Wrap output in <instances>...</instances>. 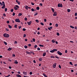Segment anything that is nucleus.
<instances>
[{
  "label": "nucleus",
  "instance_id": "1",
  "mask_svg": "<svg viewBox=\"0 0 77 77\" xmlns=\"http://www.w3.org/2000/svg\"><path fill=\"white\" fill-rule=\"evenodd\" d=\"M3 36L5 38H9V35L7 33L4 34Z\"/></svg>",
  "mask_w": 77,
  "mask_h": 77
},
{
  "label": "nucleus",
  "instance_id": "2",
  "mask_svg": "<svg viewBox=\"0 0 77 77\" xmlns=\"http://www.w3.org/2000/svg\"><path fill=\"white\" fill-rule=\"evenodd\" d=\"M2 5L3 6L1 8L2 9H5V2L4 1L2 2Z\"/></svg>",
  "mask_w": 77,
  "mask_h": 77
},
{
  "label": "nucleus",
  "instance_id": "3",
  "mask_svg": "<svg viewBox=\"0 0 77 77\" xmlns=\"http://www.w3.org/2000/svg\"><path fill=\"white\" fill-rule=\"evenodd\" d=\"M57 51V49H54L50 51V52L51 53H54V51Z\"/></svg>",
  "mask_w": 77,
  "mask_h": 77
},
{
  "label": "nucleus",
  "instance_id": "4",
  "mask_svg": "<svg viewBox=\"0 0 77 77\" xmlns=\"http://www.w3.org/2000/svg\"><path fill=\"white\" fill-rule=\"evenodd\" d=\"M58 7H59V8H62L63 6L62 5V4H58L57 5Z\"/></svg>",
  "mask_w": 77,
  "mask_h": 77
},
{
  "label": "nucleus",
  "instance_id": "5",
  "mask_svg": "<svg viewBox=\"0 0 77 77\" xmlns=\"http://www.w3.org/2000/svg\"><path fill=\"white\" fill-rule=\"evenodd\" d=\"M15 21L16 22H17V23H20V20L19 19H16L15 20Z\"/></svg>",
  "mask_w": 77,
  "mask_h": 77
},
{
  "label": "nucleus",
  "instance_id": "6",
  "mask_svg": "<svg viewBox=\"0 0 77 77\" xmlns=\"http://www.w3.org/2000/svg\"><path fill=\"white\" fill-rule=\"evenodd\" d=\"M56 64H57V63H55L53 65V67L54 68H56Z\"/></svg>",
  "mask_w": 77,
  "mask_h": 77
},
{
  "label": "nucleus",
  "instance_id": "7",
  "mask_svg": "<svg viewBox=\"0 0 77 77\" xmlns=\"http://www.w3.org/2000/svg\"><path fill=\"white\" fill-rule=\"evenodd\" d=\"M57 54L60 55V56H61V55H62V53H61L60 51H58L57 52Z\"/></svg>",
  "mask_w": 77,
  "mask_h": 77
},
{
  "label": "nucleus",
  "instance_id": "8",
  "mask_svg": "<svg viewBox=\"0 0 77 77\" xmlns=\"http://www.w3.org/2000/svg\"><path fill=\"white\" fill-rule=\"evenodd\" d=\"M16 3H17L19 5H20V2H19L18 0H16Z\"/></svg>",
  "mask_w": 77,
  "mask_h": 77
},
{
  "label": "nucleus",
  "instance_id": "9",
  "mask_svg": "<svg viewBox=\"0 0 77 77\" xmlns=\"http://www.w3.org/2000/svg\"><path fill=\"white\" fill-rule=\"evenodd\" d=\"M53 15V16H56V15H57V12H55Z\"/></svg>",
  "mask_w": 77,
  "mask_h": 77
},
{
  "label": "nucleus",
  "instance_id": "10",
  "mask_svg": "<svg viewBox=\"0 0 77 77\" xmlns=\"http://www.w3.org/2000/svg\"><path fill=\"white\" fill-rule=\"evenodd\" d=\"M31 23H32V21L27 22L28 25H30L31 24Z\"/></svg>",
  "mask_w": 77,
  "mask_h": 77
},
{
  "label": "nucleus",
  "instance_id": "11",
  "mask_svg": "<svg viewBox=\"0 0 77 77\" xmlns=\"http://www.w3.org/2000/svg\"><path fill=\"white\" fill-rule=\"evenodd\" d=\"M23 74L24 75H27V72H23Z\"/></svg>",
  "mask_w": 77,
  "mask_h": 77
},
{
  "label": "nucleus",
  "instance_id": "12",
  "mask_svg": "<svg viewBox=\"0 0 77 77\" xmlns=\"http://www.w3.org/2000/svg\"><path fill=\"white\" fill-rule=\"evenodd\" d=\"M23 15V14L21 13H20L19 14H18V16L19 17H20V16H21V15Z\"/></svg>",
  "mask_w": 77,
  "mask_h": 77
},
{
  "label": "nucleus",
  "instance_id": "13",
  "mask_svg": "<svg viewBox=\"0 0 77 77\" xmlns=\"http://www.w3.org/2000/svg\"><path fill=\"white\" fill-rule=\"evenodd\" d=\"M16 76L17 77H21V76L19 74H17L16 75Z\"/></svg>",
  "mask_w": 77,
  "mask_h": 77
},
{
  "label": "nucleus",
  "instance_id": "14",
  "mask_svg": "<svg viewBox=\"0 0 77 77\" xmlns=\"http://www.w3.org/2000/svg\"><path fill=\"white\" fill-rule=\"evenodd\" d=\"M43 75L45 77H47V75H46L45 73H43Z\"/></svg>",
  "mask_w": 77,
  "mask_h": 77
},
{
  "label": "nucleus",
  "instance_id": "15",
  "mask_svg": "<svg viewBox=\"0 0 77 77\" xmlns=\"http://www.w3.org/2000/svg\"><path fill=\"white\" fill-rule=\"evenodd\" d=\"M51 10L52 11V12H54V8H51Z\"/></svg>",
  "mask_w": 77,
  "mask_h": 77
},
{
  "label": "nucleus",
  "instance_id": "16",
  "mask_svg": "<svg viewBox=\"0 0 77 77\" xmlns=\"http://www.w3.org/2000/svg\"><path fill=\"white\" fill-rule=\"evenodd\" d=\"M45 55H46V52H45L43 54V56H45Z\"/></svg>",
  "mask_w": 77,
  "mask_h": 77
},
{
  "label": "nucleus",
  "instance_id": "17",
  "mask_svg": "<svg viewBox=\"0 0 77 77\" xmlns=\"http://www.w3.org/2000/svg\"><path fill=\"white\" fill-rule=\"evenodd\" d=\"M11 50H12V48H9L8 49V51H11Z\"/></svg>",
  "mask_w": 77,
  "mask_h": 77
},
{
  "label": "nucleus",
  "instance_id": "18",
  "mask_svg": "<svg viewBox=\"0 0 77 77\" xmlns=\"http://www.w3.org/2000/svg\"><path fill=\"white\" fill-rule=\"evenodd\" d=\"M70 11H71V10H70V9H67L68 12H70Z\"/></svg>",
  "mask_w": 77,
  "mask_h": 77
},
{
  "label": "nucleus",
  "instance_id": "19",
  "mask_svg": "<svg viewBox=\"0 0 77 77\" xmlns=\"http://www.w3.org/2000/svg\"><path fill=\"white\" fill-rule=\"evenodd\" d=\"M14 9L15 10H18V9L16 8V7H14Z\"/></svg>",
  "mask_w": 77,
  "mask_h": 77
},
{
  "label": "nucleus",
  "instance_id": "20",
  "mask_svg": "<svg viewBox=\"0 0 77 77\" xmlns=\"http://www.w3.org/2000/svg\"><path fill=\"white\" fill-rule=\"evenodd\" d=\"M39 61H42V58H39Z\"/></svg>",
  "mask_w": 77,
  "mask_h": 77
},
{
  "label": "nucleus",
  "instance_id": "21",
  "mask_svg": "<svg viewBox=\"0 0 77 77\" xmlns=\"http://www.w3.org/2000/svg\"><path fill=\"white\" fill-rule=\"evenodd\" d=\"M37 10H39V7H36V8Z\"/></svg>",
  "mask_w": 77,
  "mask_h": 77
},
{
  "label": "nucleus",
  "instance_id": "22",
  "mask_svg": "<svg viewBox=\"0 0 77 77\" xmlns=\"http://www.w3.org/2000/svg\"><path fill=\"white\" fill-rule=\"evenodd\" d=\"M26 53L27 54H29L30 53V52H28V51H26Z\"/></svg>",
  "mask_w": 77,
  "mask_h": 77
},
{
  "label": "nucleus",
  "instance_id": "23",
  "mask_svg": "<svg viewBox=\"0 0 77 77\" xmlns=\"http://www.w3.org/2000/svg\"><path fill=\"white\" fill-rule=\"evenodd\" d=\"M8 26L9 27V28H10V29H11L12 28V26H11L9 25H8Z\"/></svg>",
  "mask_w": 77,
  "mask_h": 77
},
{
  "label": "nucleus",
  "instance_id": "24",
  "mask_svg": "<svg viewBox=\"0 0 77 77\" xmlns=\"http://www.w3.org/2000/svg\"><path fill=\"white\" fill-rule=\"evenodd\" d=\"M51 58H55V57H54V56H52L51 55Z\"/></svg>",
  "mask_w": 77,
  "mask_h": 77
},
{
  "label": "nucleus",
  "instance_id": "25",
  "mask_svg": "<svg viewBox=\"0 0 77 77\" xmlns=\"http://www.w3.org/2000/svg\"><path fill=\"white\" fill-rule=\"evenodd\" d=\"M70 27H71V28H72V29H74V27L72 26H70Z\"/></svg>",
  "mask_w": 77,
  "mask_h": 77
},
{
  "label": "nucleus",
  "instance_id": "26",
  "mask_svg": "<svg viewBox=\"0 0 77 77\" xmlns=\"http://www.w3.org/2000/svg\"><path fill=\"white\" fill-rule=\"evenodd\" d=\"M52 42H53V43H54L55 42V41L54 39H53L52 40Z\"/></svg>",
  "mask_w": 77,
  "mask_h": 77
},
{
  "label": "nucleus",
  "instance_id": "27",
  "mask_svg": "<svg viewBox=\"0 0 77 77\" xmlns=\"http://www.w3.org/2000/svg\"><path fill=\"white\" fill-rule=\"evenodd\" d=\"M16 8H19L20 7L18 5H16L15 7Z\"/></svg>",
  "mask_w": 77,
  "mask_h": 77
},
{
  "label": "nucleus",
  "instance_id": "28",
  "mask_svg": "<svg viewBox=\"0 0 77 77\" xmlns=\"http://www.w3.org/2000/svg\"><path fill=\"white\" fill-rule=\"evenodd\" d=\"M40 24H41V25H42V26H44V23L42 22L40 23Z\"/></svg>",
  "mask_w": 77,
  "mask_h": 77
},
{
  "label": "nucleus",
  "instance_id": "29",
  "mask_svg": "<svg viewBox=\"0 0 77 77\" xmlns=\"http://www.w3.org/2000/svg\"><path fill=\"white\" fill-rule=\"evenodd\" d=\"M17 25L16 24L14 26V27H15L16 29H17Z\"/></svg>",
  "mask_w": 77,
  "mask_h": 77
},
{
  "label": "nucleus",
  "instance_id": "30",
  "mask_svg": "<svg viewBox=\"0 0 77 77\" xmlns=\"http://www.w3.org/2000/svg\"><path fill=\"white\" fill-rule=\"evenodd\" d=\"M24 47L25 48H27V46H26V45H25L24 46Z\"/></svg>",
  "mask_w": 77,
  "mask_h": 77
},
{
  "label": "nucleus",
  "instance_id": "31",
  "mask_svg": "<svg viewBox=\"0 0 77 77\" xmlns=\"http://www.w3.org/2000/svg\"><path fill=\"white\" fill-rule=\"evenodd\" d=\"M26 37V34H24L23 35V38H25Z\"/></svg>",
  "mask_w": 77,
  "mask_h": 77
},
{
  "label": "nucleus",
  "instance_id": "32",
  "mask_svg": "<svg viewBox=\"0 0 77 77\" xmlns=\"http://www.w3.org/2000/svg\"><path fill=\"white\" fill-rule=\"evenodd\" d=\"M14 63H15L16 64H17L18 63V62L17 61H15L14 62Z\"/></svg>",
  "mask_w": 77,
  "mask_h": 77
},
{
  "label": "nucleus",
  "instance_id": "33",
  "mask_svg": "<svg viewBox=\"0 0 77 77\" xmlns=\"http://www.w3.org/2000/svg\"><path fill=\"white\" fill-rule=\"evenodd\" d=\"M4 43L5 44V45H7V42H4Z\"/></svg>",
  "mask_w": 77,
  "mask_h": 77
},
{
  "label": "nucleus",
  "instance_id": "34",
  "mask_svg": "<svg viewBox=\"0 0 77 77\" xmlns=\"http://www.w3.org/2000/svg\"><path fill=\"white\" fill-rule=\"evenodd\" d=\"M5 12H7V11H8V9L6 8L5 9Z\"/></svg>",
  "mask_w": 77,
  "mask_h": 77
},
{
  "label": "nucleus",
  "instance_id": "35",
  "mask_svg": "<svg viewBox=\"0 0 77 77\" xmlns=\"http://www.w3.org/2000/svg\"><path fill=\"white\" fill-rule=\"evenodd\" d=\"M38 47V45H35L34 46V48H36V47Z\"/></svg>",
  "mask_w": 77,
  "mask_h": 77
},
{
  "label": "nucleus",
  "instance_id": "36",
  "mask_svg": "<svg viewBox=\"0 0 77 77\" xmlns=\"http://www.w3.org/2000/svg\"><path fill=\"white\" fill-rule=\"evenodd\" d=\"M57 36H59L60 35V34H59V32H57Z\"/></svg>",
  "mask_w": 77,
  "mask_h": 77
},
{
  "label": "nucleus",
  "instance_id": "37",
  "mask_svg": "<svg viewBox=\"0 0 77 77\" xmlns=\"http://www.w3.org/2000/svg\"><path fill=\"white\" fill-rule=\"evenodd\" d=\"M39 46H40V47H44V45H39Z\"/></svg>",
  "mask_w": 77,
  "mask_h": 77
},
{
  "label": "nucleus",
  "instance_id": "38",
  "mask_svg": "<svg viewBox=\"0 0 77 77\" xmlns=\"http://www.w3.org/2000/svg\"><path fill=\"white\" fill-rule=\"evenodd\" d=\"M35 21L37 22V23H39V20H35Z\"/></svg>",
  "mask_w": 77,
  "mask_h": 77
},
{
  "label": "nucleus",
  "instance_id": "39",
  "mask_svg": "<svg viewBox=\"0 0 77 77\" xmlns=\"http://www.w3.org/2000/svg\"><path fill=\"white\" fill-rule=\"evenodd\" d=\"M15 15V13L14 12L12 14L13 16H14Z\"/></svg>",
  "mask_w": 77,
  "mask_h": 77
},
{
  "label": "nucleus",
  "instance_id": "40",
  "mask_svg": "<svg viewBox=\"0 0 77 77\" xmlns=\"http://www.w3.org/2000/svg\"><path fill=\"white\" fill-rule=\"evenodd\" d=\"M13 11H14V9H12L11 10V12H13Z\"/></svg>",
  "mask_w": 77,
  "mask_h": 77
},
{
  "label": "nucleus",
  "instance_id": "41",
  "mask_svg": "<svg viewBox=\"0 0 77 77\" xmlns=\"http://www.w3.org/2000/svg\"><path fill=\"white\" fill-rule=\"evenodd\" d=\"M24 20L25 21H27V17H25L24 19Z\"/></svg>",
  "mask_w": 77,
  "mask_h": 77
},
{
  "label": "nucleus",
  "instance_id": "42",
  "mask_svg": "<svg viewBox=\"0 0 77 77\" xmlns=\"http://www.w3.org/2000/svg\"><path fill=\"white\" fill-rule=\"evenodd\" d=\"M31 11H32V12H33L35 10H34V9L33 8H32L31 9Z\"/></svg>",
  "mask_w": 77,
  "mask_h": 77
},
{
  "label": "nucleus",
  "instance_id": "43",
  "mask_svg": "<svg viewBox=\"0 0 77 77\" xmlns=\"http://www.w3.org/2000/svg\"><path fill=\"white\" fill-rule=\"evenodd\" d=\"M69 63L70 65H73L72 63L71 62H70Z\"/></svg>",
  "mask_w": 77,
  "mask_h": 77
},
{
  "label": "nucleus",
  "instance_id": "44",
  "mask_svg": "<svg viewBox=\"0 0 77 77\" xmlns=\"http://www.w3.org/2000/svg\"><path fill=\"white\" fill-rule=\"evenodd\" d=\"M56 58H57V59H59V57L57 56H55Z\"/></svg>",
  "mask_w": 77,
  "mask_h": 77
},
{
  "label": "nucleus",
  "instance_id": "45",
  "mask_svg": "<svg viewBox=\"0 0 77 77\" xmlns=\"http://www.w3.org/2000/svg\"><path fill=\"white\" fill-rule=\"evenodd\" d=\"M33 62L35 63H36V61H35V60H33Z\"/></svg>",
  "mask_w": 77,
  "mask_h": 77
},
{
  "label": "nucleus",
  "instance_id": "46",
  "mask_svg": "<svg viewBox=\"0 0 77 77\" xmlns=\"http://www.w3.org/2000/svg\"><path fill=\"white\" fill-rule=\"evenodd\" d=\"M55 26L56 27H58V24H56L55 25Z\"/></svg>",
  "mask_w": 77,
  "mask_h": 77
},
{
  "label": "nucleus",
  "instance_id": "47",
  "mask_svg": "<svg viewBox=\"0 0 77 77\" xmlns=\"http://www.w3.org/2000/svg\"><path fill=\"white\" fill-rule=\"evenodd\" d=\"M32 41H33V42H35V39L33 38Z\"/></svg>",
  "mask_w": 77,
  "mask_h": 77
},
{
  "label": "nucleus",
  "instance_id": "48",
  "mask_svg": "<svg viewBox=\"0 0 77 77\" xmlns=\"http://www.w3.org/2000/svg\"><path fill=\"white\" fill-rule=\"evenodd\" d=\"M59 68H60V69H61V66H60V65H59Z\"/></svg>",
  "mask_w": 77,
  "mask_h": 77
},
{
  "label": "nucleus",
  "instance_id": "49",
  "mask_svg": "<svg viewBox=\"0 0 77 77\" xmlns=\"http://www.w3.org/2000/svg\"><path fill=\"white\" fill-rule=\"evenodd\" d=\"M44 21L45 22H46L47 21V20L46 19H44Z\"/></svg>",
  "mask_w": 77,
  "mask_h": 77
},
{
  "label": "nucleus",
  "instance_id": "50",
  "mask_svg": "<svg viewBox=\"0 0 77 77\" xmlns=\"http://www.w3.org/2000/svg\"><path fill=\"white\" fill-rule=\"evenodd\" d=\"M23 31H26V29L25 28H23Z\"/></svg>",
  "mask_w": 77,
  "mask_h": 77
},
{
  "label": "nucleus",
  "instance_id": "51",
  "mask_svg": "<svg viewBox=\"0 0 77 77\" xmlns=\"http://www.w3.org/2000/svg\"><path fill=\"white\" fill-rule=\"evenodd\" d=\"M41 50V49H40V48H37V50L38 51H39V50Z\"/></svg>",
  "mask_w": 77,
  "mask_h": 77
},
{
  "label": "nucleus",
  "instance_id": "52",
  "mask_svg": "<svg viewBox=\"0 0 77 77\" xmlns=\"http://www.w3.org/2000/svg\"><path fill=\"white\" fill-rule=\"evenodd\" d=\"M6 31H9V29L7 28H6Z\"/></svg>",
  "mask_w": 77,
  "mask_h": 77
},
{
  "label": "nucleus",
  "instance_id": "53",
  "mask_svg": "<svg viewBox=\"0 0 77 77\" xmlns=\"http://www.w3.org/2000/svg\"><path fill=\"white\" fill-rule=\"evenodd\" d=\"M10 76H11V75H10V74H9L8 75L6 76V77H9Z\"/></svg>",
  "mask_w": 77,
  "mask_h": 77
},
{
  "label": "nucleus",
  "instance_id": "54",
  "mask_svg": "<svg viewBox=\"0 0 77 77\" xmlns=\"http://www.w3.org/2000/svg\"><path fill=\"white\" fill-rule=\"evenodd\" d=\"M12 57H15V54H13Z\"/></svg>",
  "mask_w": 77,
  "mask_h": 77
},
{
  "label": "nucleus",
  "instance_id": "55",
  "mask_svg": "<svg viewBox=\"0 0 77 77\" xmlns=\"http://www.w3.org/2000/svg\"><path fill=\"white\" fill-rule=\"evenodd\" d=\"M38 15V13H36L34 14V16H36V15Z\"/></svg>",
  "mask_w": 77,
  "mask_h": 77
},
{
  "label": "nucleus",
  "instance_id": "56",
  "mask_svg": "<svg viewBox=\"0 0 77 77\" xmlns=\"http://www.w3.org/2000/svg\"><path fill=\"white\" fill-rule=\"evenodd\" d=\"M7 24H9V21H7Z\"/></svg>",
  "mask_w": 77,
  "mask_h": 77
},
{
  "label": "nucleus",
  "instance_id": "57",
  "mask_svg": "<svg viewBox=\"0 0 77 77\" xmlns=\"http://www.w3.org/2000/svg\"><path fill=\"white\" fill-rule=\"evenodd\" d=\"M29 74H30V75H32V72H30Z\"/></svg>",
  "mask_w": 77,
  "mask_h": 77
},
{
  "label": "nucleus",
  "instance_id": "58",
  "mask_svg": "<svg viewBox=\"0 0 77 77\" xmlns=\"http://www.w3.org/2000/svg\"><path fill=\"white\" fill-rule=\"evenodd\" d=\"M75 16H77V13H75Z\"/></svg>",
  "mask_w": 77,
  "mask_h": 77
},
{
  "label": "nucleus",
  "instance_id": "59",
  "mask_svg": "<svg viewBox=\"0 0 77 77\" xmlns=\"http://www.w3.org/2000/svg\"><path fill=\"white\" fill-rule=\"evenodd\" d=\"M39 5H40L41 6H42V4L40 3L39 4Z\"/></svg>",
  "mask_w": 77,
  "mask_h": 77
},
{
  "label": "nucleus",
  "instance_id": "60",
  "mask_svg": "<svg viewBox=\"0 0 77 77\" xmlns=\"http://www.w3.org/2000/svg\"><path fill=\"white\" fill-rule=\"evenodd\" d=\"M31 4L32 5H35V4H34V3H33V2H32Z\"/></svg>",
  "mask_w": 77,
  "mask_h": 77
},
{
  "label": "nucleus",
  "instance_id": "61",
  "mask_svg": "<svg viewBox=\"0 0 77 77\" xmlns=\"http://www.w3.org/2000/svg\"><path fill=\"white\" fill-rule=\"evenodd\" d=\"M48 30H51V29H50V28L48 27Z\"/></svg>",
  "mask_w": 77,
  "mask_h": 77
},
{
  "label": "nucleus",
  "instance_id": "62",
  "mask_svg": "<svg viewBox=\"0 0 77 77\" xmlns=\"http://www.w3.org/2000/svg\"><path fill=\"white\" fill-rule=\"evenodd\" d=\"M18 42H17L15 41V42H14V44H17Z\"/></svg>",
  "mask_w": 77,
  "mask_h": 77
},
{
  "label": "nucleus",
  "instance_id": "63",
  "mask_svg": "<svg viewBox=\"0 0 77 77\" xmlns=\"http://www.w3.org/2000/svg\"><path fill=\"white\" fill-rule=\"evenodd\" d=\"M70 42H71V43H73V42H74L73 41H70Z\"/></svg>",
  "mask_w": 77,
  "mask_h": 77
},
{
  "label": "nucleus",
  "instance_id": "64",
  "mask_svg": "<svg viewBox=\"0 0 77 77\" xmlns=\"http://www.w3.org/2000/svg\"><path fill=\"white\" fill-rule=\"evenodd\" d=\"M75 29H76V30H77V26H75Z\"/></svg>",
  "mask_w": 77,
  "mask_h": 77
}]
</instances>
